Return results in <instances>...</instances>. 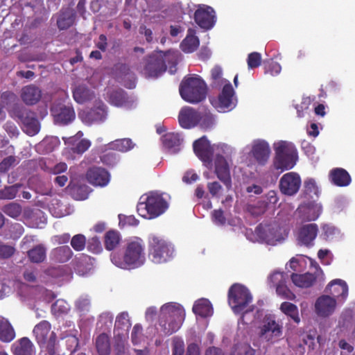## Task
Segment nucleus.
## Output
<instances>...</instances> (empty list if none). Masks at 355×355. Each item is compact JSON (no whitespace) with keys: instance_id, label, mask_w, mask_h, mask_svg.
I'll list each match as a JSON object with an SVG mask.
<instances>
[{"instance_id":"nucleus-1","label":"nucleus","mask_w":355,"mask_h":355,"mask_svg":"<svg viewBox=\"0 0 355 355\" xmlns=\"http://www.w3.org/2000/svg\"><path fill=\"white\" fill-rule=\"evenodd\" d=\"M113 264L124 270H133L146 262V245L143 239L135 236L127 239L122 252H115L110 255Z\"/></svg>"},{"instance_id":"nucleus-2","label":"nucleus","mask_w":355,"mask_h":355,"mask_svg":"<svg viewBox=\"0 0 355 355\" xmlns=\"http://www.w3.org/2000/svg\"><path fill=\"white\" fill-rule=\"evenodd\" d=\"M185 319V311L178 303H167L160 309L159 327L164 336H170L178 331Z\"/></svg>"},{"instance_id":"nucleus-3","label":"nucleus","mask_w":355,"mask_h":355,"mask_svg":"<svg viewBox=\"0 0 355 355\" xmlns=\"http://www.w3.org/2000/svg\"><path fill=\"white\" fill-rule=\"evenodd\" d=\"M179 91L182 99L188 103L196 104L206 98L207 86L199 76L192 74L183 78Z\"/></svg>"},{"instance_id":"nucleus-4","label":"nucleus","mask_w":355,"mask_h":355,"mask_svg":"<svg viewBox=\"0 0 355 355\" xmlns=\"http://www.w3.org/2000/svg\"><path fill=\"white\" fill-rule=\"evenodd\" d=\"M167 208V202L156 192L142 196L137 206L139 215L148 219L157 218L164 213Z\"/></svg>"},{"instance_id":"nucleus-5","label":"nucleus","mask_w":355,"mask_h":355,"mask_svg":"<svg viewBox=\"0 0 355 355\" xmlns=\"http://www.w3.org/2000/svg\"><path fill=\"white\" fill-rule=\"evenodd\" d=\"M274 166L282 171L291 169L296 164L297 151L293 144L280 141L274 145Z\"/></svg>"},{"instance_id":"nucleus-6","label":"nucleus","mask_w":355,"mask_h":355,"mask_svg":"<svg viewBox=\"0 0 355 355\" xmlns=\"http://www.w3.org/2000/svg\"><path fill=\"white\" fill-rule=\"evenodd\" d=\"M228 303L235 313H241L252 302V296L243 285L234 284L228 291Z\"/></svg>"},{"instance_id":"nucleus-7","label":"nucleus","mask_w":355,"mask_h":355,"mask_svg":"<svg viewBox=\"0 0 355 355\" xmlns=\"http://www.w3.org/2000/svg\"><path fill=\"white\" fill-rule=\"evenodd\" d=\"M173 250L168 243L157 236H150L148 239V257L155 263H163L172 257Z\"/></svg>"},{"instance_id":"nucleus-8","label":"nucleus","mask_w":355,"mask_h":355,"mask_svg":"<svg viewBox=\"0 0 355 355\" xmlns=\"http://www.w3.org/2000/svg\"><path fill=\"white\" fill-rule=\"evenodd\" d=\"M13 114L22 124V129L27 135L34 136L39 132L40 125L35 112L24 107H16Z\"/></svg>"},{"instance_id":"nucleus-9","label":"nucleus","mask_w":355,"mask_h":355,"mask_svg":"<svg viewBox=\"0 0 355 355\" xmlns=\"http://www.w3.org/2000/svg\"><path fill=\"white\" fill-rule=\"evenodd\" d=\"M54 123L58 125H67L74 121L75 110L71 103L55 101L50 108Z\"/></svg>"},{"instance_id":"nucleus-10","label":"nucleus","mask_w":355,"mask_h":355,"mask_svg":"<svg viewBox=\"0 0 355 355\" xmlns=\"http://www.w3.org/2000/svg\"><path fill=\"white\" fill-rule=\"evenodd\" d=\"M283 327L274 319H267L260 327L259 336L269 345L277 343L282 340Z\"/></svg>"},{"instance_id":"nucleus-11","label":"nucleus","mask_w":355,"mask_h":355,"mask_svg":"<svg viewBox=\"0 0 355 355\" xmlns=\"http://www.w3.org/2000/svg\"><path fill=\"white\" fill-rule=\"evenodd\" d=\"M136 69L143 73L146 77L157 78L166 71V65L162 56L153 54L145 59L143 70L139 67H137Z\"/></svg>"},{"instance_id":"nucleus-12","label":"nucleus","mask_w":355,"mask_h":355,"mask_svg":"<svg viewBox=\"0 0 355 355\" xmlns=\"http://www.w3.org/2000/svg\"><path fill=\"white\" fill-rule=\"evenodd\" d=\"M301 184V178L298 173L288 172L284 174L279 180V191L285 196H292L298 192Z\"/></svg>"},{"instance_id":"nucleus-13","label":"nucleus","mask_w":355,"mask_h":355,"mask_svg":"<svg viewBox=\"0 0 355 355\" xmlns=\"http://www.w3.org/2000/svg\"><path fill=\"white\" fill-rule=\"evenodd\" d=\"M318 233V226L315 223H309L300 227L296 234L298 245L311 248Z\"/></svg>"},{"instance_id":"nucleus-14","label":"nucleus","mask_w":355,"mask_h":355,"mask_svg":"<svg viewBox=\"0 0 355 355\" xmlns=\"http://www.w3.org/2000/svg\"><path fill=\"white\" fill-rule=\"evenodd\" d=\"M214 173L227 189L232 187L230 168L226 159L221 155H217L214 160Z\"/></svg>"},{"instance_id":"nucleus-15","label":"nucleus","mask_w":355,"mask_h":355,"mask_svg":"<svg viewBox=\"0 0 355 355\" xmlns=\"http://www.w3.org/2000/svg\"><path fill=\"white\" fill-rule=\"evenodd\" d=\"M214 10L207 6H200L194 13L196 23L202 28L209 30L215 23Z\"/></svg>"},{"instance_id":"nucleus-16","label":"nucleus","mask_w":355,"mask_h":355,"mask_svg":"<svg viewBox=\"0 0 355 355\" xmlns=\"http://www.w3.org/2000/svg\"><path fill=\"white\" fill-rule=\"evenodd\" d=\"M86 178L91 184L105 187L110 182V175L102 167L93 166L87 170Z\"/></svg>"},{"instance_id":"nucleus-17","label":"nucleus","mask_w":355,"mask_h":355,"mask_svg":"<svg viewBox=\"0 0 355 355\" xmlns=\"http://www.w3.org/2000/svg\"><path fill=\"white\" fill-rule=\"evenodd\" d=\"M116 77L123 82L125 87L133 89L135 87V75L130 67L125 63H118L114 67Z\"/></svg>"},{"instance_id":"nucleus-18","label":"nucleus","mask_w":355,"mask_h":355,"mask_svg":"<svg viewBox=\"0 0 355 355\" xmlns=\"http://www.w3.org/2000/svg\"><path fill=\"white\" fill-rule=\"evenodd\" d=\"M200 113L189 107L182 108L178 116L180 125L183 128H191L198 124Z\"/></svg>"},{"instance_id":"nucleus-19","label":"nucleus","mask_w":355,"mask_h":355,"mask_svg":"<svg viewBox=\"0 0 355 355\" xmlns=\"http://www.w3.org/2000/svg\"><path fill=\"white\" fill-rule=\"evenodd\" d=\"M193 148L195 154L200 160L203 162H211L212 150L205 136L196 140L193 144Z\"/></svg>"},{"instance_id":"nucleus-20","label":"nucleus","mask_w":355,"mask_h":355,"mask_svg":"<svg viewBox=\"0 0 355 355\" xmlns=\"http://www.w3.org/2000/svg\"><path fill=\"white\" fill-rule=\"evenodd\" d=\"M257 234L268 244H274L280 239L278 227L275 225H259L255 230Z\"/></svg>"},{"instance_id":"nucleus-21","label":"nucleus","mask_w":355,"mask_h":355,"mask_svg":"<svg viewBox=\"0 0 355 355\" xmlns=\"http://www.w3.org/2000/svg\"><path fill=\"white\" fill-rule=\"evenodd\" d=\"M336 306V300L329 295H322L316 300L315 312L320 316L327 317L334 311Z\"/></svg>"},{"instance_id":"nucleus-22","label":"nucleus","mask_w":355,"mask_h":355,"mask_svg":"<svg viewBox=\"0 0 355 355\" xmlns=\"http://www.w3.org/2000/svg\"><path fill=\"white\" fill-rule=\"evenodd\" d=\"M326 292L330 293L335 300H345L348 295V286L345 281L336 279L329 283Z\"/></svg>"},{"instance_id":"nucleus-23","label":"nucleus","mask_w":355,"mask_h":355,"mask_svg":"<svg viewBox=\"0 0 355 355\" xmlns=\"http://www.w3.org/2000/svg\"><path fill=\"white\" fill-rule=\"evenodd\" d=\"M270 153V146L266 141L259 140L254 143L252 154L259 164L264 165L269 158Z\"/></svg>"},{"instance_id":"nucleus-24","label":"nucleus","mask_w":355,"mask_h":355,"mask_svg":"<svg viewBox=\"0 0 355 355\" xmlns=\"http://www.w3.org/2000/svg\"><path fill=\"white\" fill-rule=\"evenodd\" d=\"M42 97L41 89L35 85H29L24 87L21 92L22 101L28 105L36 104Z\"/></svg>"},{"instance_id":"nucleus-25","label":"nucleus","mask_w":355,"mask_h":355,"mask_svg":"<svg viewBox=\"0 0 355 355\" xmlns=\"http://www.w3.org/2000/svg\"><path fill=\"white\" fill-rule=\"evenodd\" d=\"M163 146L171 153H177L180 150L182 139L178 133L168 132L162 136Z\"/></svg>"},{"instance_id":"nucleus-26","label":"nucleus","mask_w":355,"mask_h":355,"mask_svg":"<svg viewBox=\"0 0 355 355\" xmlns=\"http://www.w3.org/2000/svg\"><path fill=\"white\" fill-rule=\"evenodd\" d=\"M329 180L334 185L340 187L348 186L352 181L349 173L342 168L332 169L329 173Z\"/></svg>"},{"instance_id":"nucleus-27","label":"nucleus","mask_w":355,"mask_h":355,"mask_svg":"<svg viewBox=\"0 0 355 355\" xmlns=\"http://www.w3.org/2000/svg\"><path fill=\"white\" fill-rule=\"evenodd\" d=\"M73 251L68 245H62L53 248L50 252V259L55 263H64L73 257Z\"/></svg>"},{"instance_id":"nucleus-28","label":"nucleus","mask_w":355,"mask_h":355,"mask_svg":"<svg viewBox=\"0 0 355 355\" xmlns=\"http://www.w3.org/2000/svg\"><path fill=\"white\" fill-rule=\"evenodd\" d=\"M51 325L49 322L42 320L36 324L33 329V334L39 345H43L48 338H50Z\"/></svg>"},{"instance_id":"nucleus-29","label":"nucleus","mask_w":355,"mask_h":355,"mask_svg":"<svg viewBox=\"0 0 355 355\" xmlns=\"http://www.w3.org/2000/svg\"><path fill=\"white\" fill-rule=\"evenodd\" d=\"M14 355H33L34 346L27 337L18 340L12 345Z\"/></svg>"},{"instance_id":"nucleus-30","label":"nucleus","mask_w":355,"mask_h":355,"mask_svg":"<svg viewBox=\"0 0 355 355\" xmlns=\"http://www.w3.org/2000/svg\"><path fill=\"white\" fill-rule=\"evenodd\" d=\"M15 336V331L9 320L0 316V340L3 343H10Z\"/></svg>"},{"instance_id":"nucleus-31","label":"nucleus","mask_w":355,"mask_h":355,"mask_svg":"<svg viewBox=\"0 0 355 355\" xmlns=\"http://www.w3.org/2000/svg\"><path fill=\"white\" fill-rule=\"evenodd\" d=\"M94 259L85 254H81L76 259L74 269L79 275H85L89 272L93 266Z\"/></svg>"},{"instance_id":"nucleus-32","label":"nucleus","mask_w":355,"mask_h":355,"mask_svg":"<svg viewBox=\"0 0 355 355\" xmlns=\"http://www.w3.org/2000/svg\"><path fill=\"white\" fill-rule=\"evenodd\" d=\"M234 91L230 83L225 84L218 96L219 106L221 108H230L232 105Z\"/></svg>"},{"instance_id":"nucleus-33","label":"nucleus","mask_w":355,"mask_h":355,"mask_svg":"<svg viewBox=\"0 0 355 355\" xmlns=\"http://www.w3.org/2000/svg\"><path fill=\"white\" fill-rule=\"evenodd\" d=\"M75 12L73 10L67 8L62 10L57 19V25L60 30H67L71 27L75 21Z\"/></svg>"},{"instance_id":"nucleus-34","label":"nucleus","mask_w":355,"mask_h":355,"mask_svg":"<svg viewBox=\"0 0 355 355\" xmlns=\"http://www.w3.org/2000/svg\"><path fill=\"white\" fill-rule=\"evenodd\" d=\"M293 283L301 288H309L315 282L316 277L313 274L306 272L304 274L293 273L291 275Z\"/></svg>"},{"instance_id":"nucleus-35","label":"nucleus","mask_w":355,"mask_h":355,"mask_svg":"<svg viewBox=\"0 0 355 355\" xmlns=\"http://www.w3.org/2000/svg\"><path fill=\"white\" fill-rule=\"evenodd\" d=\"M27 256L32 263H42L46 258V248L44 245L38 244L27 252Z\"/></svg>"},{"instance_id":"nucleus-36","label":"nucleus","mask_w":355,"mask_h":355,"mask_svg":"<svg viewBox=\"0 0 355 355\" xmlns=\"http://www.w3.org/2000/svg\"><path fill=\"white\" fill-rule=\"evenodd\" d=\"M192 309L196 315L202 318L210 316L213 312L212 306L210 302L206 299H201L196 301Z\"/></svg>"},{"instance_id":"nucleus-37","label":"nucleus","mask_w":355,"mask_h":355,"mask_svg":"<svg viewBox=\"0 0 355 355\" xmlns=\"http://www.w3.org/2000/svg\"><path fill=\"white\" fill-rule=\"evenodd\" d=\"M107 111L105 105L92 108L85 114V119L89 123L103 121L106 118Z\"/></svg>"},{"instance_id":"nucleus-38","label":"nucleus","mask_w":355,"mask_h":355,"mask_svg":"<svg viewBox=\"0 0 355 355\" xmlns=\"http://www.w3.org/2000/svg\"><path fill=\"white\" fill-rule=\"evenodd\" d=\"M94 93L85 85H78L73 91V97L78 103H83L92 98Z\"/></svg>"},{"instance_id":"nucleus-39","label":"nucleus","mask_w":355,"mask_h":355,"mask_svg":"<svg viewBox=\"0 0 355 355\" xmlns=\"http://www.w3.org/2000/svg\"><path fill=\"white\" fill-rule=\"evenodd\" d=\"M121 237L116 230H109L104 236V245L107 250H114L119 244Z\"/></svg>"},{"instance_id":"nucleus-40","label":"nucleus","mask_w":355,"mask_h":355,"mask_svg":"<svg viewBox=\"0 0 355 355\" xmlns=\"http://www.w3.org/2000/svg\"><path fill=\"white\" fill-rule=\"evenodd\" d=\"M96 348L99 355H109L111 352L108 336L102 333L96 339Z\"/></svg>"},{"instance_id":"nucleus-41","label":"nucleus","mask_w":355,"mask_h":355,"mask_svg":"<svg viewBox=\"0 0 355 355\" xmlns=\"http://www.w3.org/2000/svg\"><path fill=\"white\" fill-rule=\"evenodd\" d=\"M280 310L285 315L290 317L295 323H300L299 311L295 304L288 302H284L280 305Z\"/></svg>"},{"instance_id":"nucleus-42","label":"nucleus","mask_w":355,"mask_h":355,"mask_svg":"<svg viewBox=\"0 0 355 355\" xmlns=\"http://www.w3.org/2000/svg\"><path fill=\"white\" fill-rule=\"evenodd\" d=\"M112 104L118 106H125L130 101L128 94L123 89H118L112 92L110 96Z\"/></svg>"},{"instance_id":"nucleus-43","label":"nucleus","mask_w":355,"mask_h":355,"mask_svg":"<svg viewBox=\"0 0 355 355\" xmlns=\"http://www.w3.org/2000/svg\"><path fill=\"white\" fill-rule=\"evenodd\" d=\"M110 148L121 151L127 152L132 149L135 146L132 141L129 138L116 139L110 144Z\"/></svg>"},{"instance_id":"nucleus-44","label":"nucleus","mask_w":355,"mask_h":355,"mask_svg":"<svg viewBox=\"0 0 355 355\" xmlns=\"http://www.w3.org/2000/svg\"><path fill=\"white\" fill-rule=\"evenodd\" d=\"M21 187V184H15L11 186L5 187L3 189H0V199L1 200H12L14 199L19 192V189Z\"/></svg>"},{"instance_id":"nucleus-45","label":"nucleus","mask_w":355,"mask_h":355,"mask_svg":"<svg viewBox=\"0 0 355 355\" xmlns=\"http://www.w3.org/2000/svg\"><path fill=\"white\" fill-rule=\"evenodd\" d=\"M199 43L196 36H187L181 43V49L185 53H192L197 49Z\"/></svg>"},{"instance_id":"nucleus-46","label":"nucleus","mask_w":355,"mask_h":355,"mask_svg":"<svg viewBox=\"0 0 355 355\" xmlns=\"http://www.w3.org/2000/svg\"><path fill=\"white\" fill-rule=\"evenodd\" d=\"M256 350L253 349L250 344L239 343L236 344L231 352V355H255Z\"/></svg>"},{"instance_id":"nucleus-47","label":"nucleus","mask_w":355,"mask_h":355,"mask_svg":"<svg viewBox=\"0 0 355 355\" xmlns=\"http://www.w3.org/2000/svg\"><path fill=\"white\" fill-rule=\"evenodd\" d=\"M2 211L7 216L17 218L22 211L21 205L17 202H10L2 207Z\"/></svg>"},{"instance_id":"nucleus-48","label":"nucleus","mask_w":355,"mask_h":355,"mask_svg":"<svg viewBox=\"0 0 355 355\" xmlns=\"http://www.w3.org/2000/svg\"><path fill=\"white\" fill-rule=\"evenodd\" d=\"M130 327L131 323L130 322L128 313L123 312L117 315L115 321L114 330L124 329L125 331H128Z\"/></svg>"},{"instance_id":"nucleus-49","label":"nucleus","mask_w":355,"mask_h":355,"mask_svg":"<svg viewBox=\"0 0 355 355\" xmlns=\"http://www.w3.org/2000/svg\"><path fill=\"white\" fill-rule=\"evenodd\" d=\"M288 275L284 272L275 271L268 277V282L271 286L276 287L279 284L286 282Z\"/></svg>"},{"instance_id":"nucleus-50","label":"nucleus","mask_w":355,"mask_h":355,"mask_svg":"<svg viewBox=\"0 0 355 355\" xmlns=\"http://www.w3.org/2000/svg\"><path fill=\"white\" fill-rule=\"evenodd\" d=\"M321 228L322 230V236L327 241L332 240L339 233V230L331 224H323Z\"/></svg>"},{"instance_id":"nucleus-51","label":"nucleus","mask_w":355,"mask_h":355,"mask_svg":"<svg viewBox=\"0 0 355 355\" xmlns=\"http://www.w3.org/2000/svg\"><path fill=\"white\" fill-rule=\"evenodd\" d=\"M322 212L320 207L312 206L309 207L306 209V212L304 216V220L306 221H314L320 216Z\"/></svg>"},{"instance_id":"nucleus-52","label":"nucleus","mask_w":355,"mask_h":355,"mask_svg":"<svg viewBox=\"0 0 355 355\" xmlns=\"http://www.w3.org/2000/svg\"><path fill=\"white\" fill-rule=\"evenodd\" d=\"M86 245V238L83 234H76L71 240V245L76 251H82Z\"/></svg>"},{"instance_id":"nucleus-53","label":"nucleus","mask_w":355,"mask_h":355,"mask_svg":"<svg viewBox=\"0 0 355 355\" xmlns=\"http://www.w3.org/2000/svg\"><path fill=\"white\" fill-rule=\"evenodd\" d=\"M261 55L258 52H252L248 54L247 64L248 69H255L261 64Z\"/></svg>"},{"instance_id":"nucleus-54","label":"nucleus","mask_w":355,"mask_h":355,"mask_svg":"<svg viewBox=\"0 0 355 355\" xmlns=\"http://www.w3.org/2000/svg\"><path fill=\"white\" fill-rule=\"evenodd\" d=\"M276 292L278 295L282 297L283 298L293 300L295 298V295L291 291L286 283H283L282 284H279V286H276Z\"/></svg>"},{"instance_id":"nucleus-55","label":"nucleus","mask_w":355,"mask_h":355,"mask_svg":"<svg viewBox=\"0 0 355 355\" xmlns=\"http://www.w3.org/2000/svg\"><path fill=\"white\" fill-rule=\"evenodd\" d=\"M89 187L86 185H79L73 188V195L76 200H83L87 198Z\"/></svg>"},{"instance_id":"nucleus-56","label":"nucleus","mask_w":355,"mask_h":355,"mask_svg":"<svg viewBox=\"0 0 355 355\" xmlns=\"http://www.w3.org/2000/svg\"><path fill=\"white\" fill-rule=\"evenodd\" d=\"M214 116L210 112L200 114V119L199 120L198 123L202 128L206 130L211 128L214 125Z\"/></svg>"},{"instance_id":"nucleus-57","label":"nucleus","mask_w":355,"mask_h":355,"mask_svg":"<svg viewBox=\"0 0 355 355\" xmlns=\"http://www.w3.org/2000/svg\"><path fill=\"white\" fill-rule=\"evenodd\" d=\"M87 248L89 252L94 254L100 253L102 251V245L98 238L93 237L89 239Z\"/></svg>"},{"instance_id":"nucleus-58","label":"nucleus","mask_w":355,"mask_h":355,"mask_svg":"<svg viewBox=\"0 0 355 355\" xmlns=\"http://www.w3.org/2000/svg\"><path fill=\"white\" fill-rule=\"evenodd\" d=\"M15 252V248L10 245L0 243V259H8Z\"/></svg>"},{"instance_id":"nucleus-59","label":"nucleus","mask_w":355,"mask_h":355,"mask_svg":"<svg viewBox=\"0 0 355 355\" xmlns=\"http://www.w3.org/2000/svg\"><path fill=\"white\" fill-rule=\"evenodd\" d=\"M16 163V158L15 156L10 155L4 158L0 162V172L5 173L8 171L10 167L14 166Z\"/></svg>"},{"instance_id":"nucleus-60","label":"nucleus","mask_w":355,"mask_h":355,"mask_svg":"<svg viewBox=\"0 0 355 355\" xmlns=\"http://www.w3.org/2000/svg\"><path fill=\"white\" fill-rule=\"evenodd\" d=\"M281 65L277 62H270L265 65V73L277 76L281 72Z\"/></svg>"},{"instance_id":"nucleus-61","label":"nucleus","mask_w":355,"mask_h":355,"mask_svg":"<svg viewBox=\"0 0 355 355\" xmlns=\"http://www.w3.org/2000/svg\"><path fill=\"white\" fill-rule=\"evenodd\" d=\"M184 352V344L182 340L174 338L173 340V354L183 355Z\"/></svg>"},{"instance_id":"nucleus-62","label":"nucleus","mask_w":355,"mask_h":355,"mask_svg":"<svg viewBox=\"0 0 355 355\" xmlns=\"http://www.w3.org/2000/svg\"><path fill=\"white\" fill-rule=\"evenodd\" d=\"M69 310L67 304L62 300H58L52 305V311L55 313H66Z\"/></svg>"},{"instance_id":"nucleus-63","label":"nucleus","mask_w":355,"mask_h":355,"mask_svg":"<svg viewBox=\"0 0 355 355\" xmlns=\"http://www.w3.org/2000/svg\"><path fill=\"white\" fill-rule=\"evenodd\" d=\"M91 146V142L88 139H81L74 148L73 151L74 153L81 154L85 152Z\"/></svg>"},{"instance_id":"nucleus-64","label":"nucleus","mask_w":355,"mask_h":355,"mask_svg":"<svg viewBox=\"0 0 355 355\" xmlns=\"http://www.w3.org/2000/svg\"><path fill=\"white\" fill-rule=\"evenodd\" d=\"M213 221L219 225H223L226 222V218L224 216V213L222 209H215L212 212Z\"/></svg>"}]
</instances>
